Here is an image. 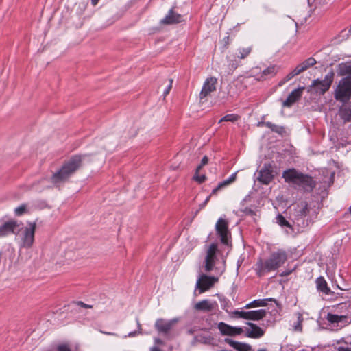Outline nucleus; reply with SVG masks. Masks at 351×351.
<instances>
[{
	"instance_id": "f704fd0d",
	"label": "nucleus",
	"mask_w": 351,
	"mask_h": 351,
	"mask_svg": "<svg viewBox=\"0 0 351 351\" xmlns=\"http://www.w3.org/2000/svg\"><path fill=\"white\" fill-rule=\"evenodd\" d=\"M26 212V206L25 204H22L14 210V213L17 216H21L23 215Z\"/></svg>"
},
{
	"instance_id": "39448f33",
	"label": "nucleus",
	"mask_w": 351,
	"mask_h": 351,
	"mask_svg": "<svg viewBox=\"0 0 351 351\" xmlns=\"http://www.w3.org/2000/svg\"><path fill=\"white\" fill-rule=\"evenodd\" d=\"M334 73H327L323 80L316 79L312 82L308 89V92L315 95H322L328 91L333 82Z\"/></svg>"
},
{
	"instance_id": "f257e3e1",
	"label": "nucleus",
	"mask_w": 351,
	"mask_h": 351,
	"mask_svg": "<svg viewBox=\"0 0 351 351\" xmlns=\"http://www.w3.org/2000/svg\"><path fill=\"white\" fill-rule=\"evenodd\" d=\"M203 267L206 272L221 276L226 271V260L218 250L217 244L211 243L204 247Z\"/></svg>"
},
{
	"instance_id": "bb28decb",
	"label": "nucleus",
	"mask_w": 351,
	"mask_h": 351,
	"mask_svg": "<svg viewBox=\"0 0 351 351\" xmlns=\"http://www.w3.org/2000/svg\"><path fill=\"white\" fill-rule=\"evenodd\" d=\"M339 115L345 121H351V104H343L339 109Z\"/></svg>"
},
{
	"instance_id": "393cba45",
	"label": "nucleus",
	"mask_w": 351,
	"mask_h": 351,
	"mask_svg": "<svg viewBox=\"0 0 351 351\" xmlns=\"http://www.w3.org/2000/svg\"><path fill=\"white\" fill-rule=\"evenodd\" d=\"M225 342L238 351H250L251 350V346L250 345L234 341L229 338L225 339Z\"/></svg>"
},
{
	"instance_id": "9b49d317",
	"label": "nucleus",
	"mask_w": 351,
	"mask_h": 351,
	"mask_svg": "<svg viewBox=\"0 0 351 351\" xmlns=\"http://www.w3.org/2000/svg\"><path fill=\"white\" fill-rule=\"evenodd\" d=\"M215 229L217 234L220 237L221 242L223 244H229L230 232L228 230V224L226 220L219 218L216 223Z\"/></svg>"
},
{
	"instance_id": "f3484780",
	"label": "nucleus",
	"mask_w": 351,
	"mask_h": 351,
	"mask_svg": "<svg viewBox=\"0 0 351 351\" xmlns=\"http://www.w3.org/2000/svg\"><path fill=\"white\" fill-rule=\"evenodd\" d=\"M250 328H246V336L250 338L258 339L263 336L264 330L256 324L252 322H247Z\"/></svg>"
},
{
	"instance_id": "2eb2a0df",
	"label": "nucleus",
	"mask_w": 351,
	"mask_h": 351,
	"mask_svg": "<svg viewBox=\"0 0 351 351\" xmlns=\"http://www.w3.org/2000/svg\"><path fill=\"white\" fill-rule=\"evenodd\" d=\"M218 329L223 335L236 336L241 335L243 330L241 327L232 326L224 322H219L217 326Z\"/></svg>"
},
{
	"instance_id": "9d476101",
	"label": "nucleus",
	"mask_w": 351,
	"mask_h": 351,
	"mask_svg": "<svg viewBox=\"0 0 351 351\" xmlns=\"http://www.w3.org/2000/svg\"><path fill=\"white\" fill-rule=\"evenodd\" d=\"M266 311L265 309H259L250 311H234L232 314L237 317L243 318L245 319H250L254 321H258L266 315Z\"/></svg>"
},
{
	"instance_id": "7c9ffc66",
	"label": "nucleus",
	"mask_w": 351,
	"mask_h": 351,
	"mask_svg": "<svg viewBox=\"0 0 351 351\" xmlns=\"http://www.w3.org/2000/svg\"><path fill=\"white\" fill-rule=\"evenodd\" d=\"M277 223L282 227L286 226L289 228H291L290 223L285 219V218L281 215H278L276 217Z\"/></svg>"
},
{
	"instance_id": "ddd939ff",
	"label": "nucleus",
	"mask_w": 351,
	"mask_h": 351,
	"mask_svg": "<svg viewBox=\"0 0 351 351\" xmlns=\"http://www.w3.org/2000/svg\"><path fill=\"white\" fill-rule=\"evenodd\" d=\"M217 80L215 77H211L207 78L204 82L202 90L199 93V99L202 100L207 96L210 95L212 93L216 90V85Z\"/></svg>"
},
{
	"instance_id": "473e14b6",
	"label": "nucleus",
	"mask_w": 351,
	"mask_h": 351,
	"mask_svg": "<svg viewBox=\"0 0 351 351\" xmlns=\"http://www.w3.org/2000/svg\"><path fill=\"white\" fill-rule=\"evenodd\" d=\"M239 117L234 114H230L224 116L222 117L219 123H221L223 121H230V122H234L238 119Z\"/></svg>"
},
{
	"instance_id": "ea45409f",
	"label": "nucleus",
	"mask_w": 351,
	"mask_h": 351,
	"mask_svg": "<svg viewBox=\"0 0 351 351\" xmlns=\"http://www.w3.org/2000/svg\"><path fill=\"white\" fill-rule=\"evenodd\" d=\"M211 195H212L210 194V195L208 196V197L206 198V199L204 200V202L203 203H202L201 204H199V209L195 212V215H197V213H198L199 210H201L202 208H204L206 206V204H208V202H209V199H210V196H211Z\"/></svg>"
},
{
	"instance_id": "f03ea898",
	"label": "nucleus",
	"mask_w": 351,
	"mask_h": 351,
	"mask_svg": "<svg viewBox=\"0 0 351 351\" xmlns=\"http://www.w3.org/2000/svg\"><path fill=\"white\" fill-rule=\"evenodd\" d=\"M86 156L75 155L65 162L62 168L55 173L51 180L56 186L65 182L82 165Z\"/></svg>"
},
{
	"instance_id": "49530a36",
	"label": "nucleus",
	"mask_w": 351,
	"mask_h": 351,
	"mask_svg": "<svg viewBox=\"0 0 351 351\" xmlns=\"http://www.w3.org/2000/svg\"><path fill=\"white\" fill-rule=\"evenodd\" d=\"M223 40H224V42H225V43H226V45H228V43H229V40H230V37H229L228 36H226V37H225V38H223Z\"/></svg>"
},
{
	"instance_id": "a211bd4d",
	"label": "nucleus",
	"mask_w": 351,
	"mask_h": 351,
	"mask_svg": "<svg viewBox=\"0 0 351 351\" xmlns=\"http://www.w3.org/2000/svg\"><path fill=\"white\" fill-rule=\"evenodd\" d=\"M304 87H300L297 89L293 90L287 97L286 100L283 101V106L285 107H290L292 106L297 100H298L302 94L304 90Z\"/></svg>"
},
{
	"instance_id": "603ef678",
	"label": "nucleus",
	"mask_w": 351,
	"mask_h": 351,
	"mask_svg": "<svg viewBox=\"0 0 351 351\" xmlns=\"http://www.w3.org/2000/svg\"><path fill=\"white\" fill-rule=\"evenodd\" d=\"M102 332L104 334H106V335H114V333H111V332Z\"/></svg>"
},
{
	"instance_id": "09e8293b",
	"label": "nucleus",
	"mask_w": 351,
	"mask_h": 351,
	"mask_svg": "<svg viewBox=\"0 0 351 351\" xmlns=\"http://www.w3.org/2000/svg\"><path fill=\"white\" fill-rule=\"evenodd\" d=\"M90 1H91L92 5L95 6L98 3L99 0H90Z\"/></svg>"
},
{
	"instance_id": "cd10ccee",
	"label": "nucleus",
	"mask_w": 351,
	"mask_h": 351,
	"mask_svg": "<svg viewBox=\"0 0 351 351\" xmlns=\"http://www.w3.org/2000/svg\"><path fill=\"white\" fill-rule=\"evenodd\" d=\"M260 124H263L265 126L269 128L271 131L280 135H283L286 132L285 127L276 125L269 121L259 123V125Z\"/></svg>"
},
{
	"instance_id": "c756f323",
	"label": "nucleus",
	"mask_w": 351,
	"mask_h": 351,
	"mask_svg": "<svg viewBox=\"0 0 351 351\" xmlns=\"http://www.w3.org/2000/svg\"><path fill=\"white\" fill-rule=\"evenodd\" d=\"M268 301H275L273 298H265V299H258L254 300L252 301V304H254V307L256 306H265L267 305Z\"/></svg>"
},
{
	"instance_id": "5701e85b",
	"label": "nucleus",
	"mask_w": 351,
	"mask_h": 351,
	"mask_svg": "<svg viewBox=\"0 0 351 351\" xmlns=\"http://www.w3.org/2000/svg\"><path fill=\"white\" fill-rule=\"evenodd\" d=\"M306 71L302 64H298L291 72L287 74L285 77L279 82V86H282L286 82L292 79L294 76L300 74Z\"/></svg>"
},
{
	"instance_id": "a19ab883",
	"label": "nucleus",
	"mask_w": 351,
	"mask_h": 351,
	"mask_svg": "<svg viewBox=\"0 0 351 351\" xmlns=\"http://www.w3.org/2000/svg\"><path fill=\"white\" fill-rule=\"evenodd\" d=\"M197 330H198V328L197 326H193V327L189 328L186 330V332L189 335H193Z\"/></svg>"
},
{
	"instance_id": "f8f14e48",
	"label": "nucleus",
	"mask_w": 351,
	"mask_h": 351,
	"mask_svg": "<svg viewBox=\"0 0 351 351\" xmlns=\"http://www.w3.org/2000/svg\"><path fill=\"white\" fill-rule=\"evenodd\" d=\"M274 173L271 165L265 164L258 172L257 180L263 184H269L274 179Z\"/></svg>"
},
{
	"instance_id": "4be33fe9",
	"label": "nucleus",
	"mask_w": 351,
	"mask_h": 351,
	"mask_svg": "<svg viewBox=\"0 0 351 351\" xmlns=\"http://www.w3.org/2000/svg\"><path fill=\"white\" fill-rule=\"evenodd\" d=\"M326 319L331 324H339L341 323L343 326H346L349 323L348 317L346 315H338L332 313H328Z\"/></svg>"
},
{
	"instance_id": "c9c22d12",
	"label": "nucleus",
	"mask_w": 351,
	"mask_h": 351,
	"mask_svg": "<svg viewBox=\"0 0 351 351\" xmlns=\"http://www.w3.org/2000/svg\"><path fill=\"white\" fill-rule=\"evenodd\" d=\"M167 86L163 92L164 97L167 95L169 94V91L171 90V89L172 88L173 80L169 79L167 80Z\"/></svg>"
},
{
	"instance_id": "c03bdc74",
	"label": "nucleus",
	"mask_w": 351,
	"mask_h": 351,
	"mask_svg": "<svg viewBox=\"0 0 351 351\" xmlns=\"http://www.w3.org/2000/svg\"><path fill=\"white\" fill-rule=\"evenodd\" d=\"M77 304L82 307H84V308H92V306L90 305H88L86 304H84V302H77Z\"/></svg>"
},
{
	"instance_id": "6ab92c4d",
	"label": "nucleus",
	"mask_w": 351,
	"mask_h": 351,
	"mask_svg": "<svg viewBox=\"0 0 351 351\" xmlns=\"http://www.w3.org/2000/svg\"><path fill=\"white\" fill-rule=\"evenodd\" d=\"M18 226L15 221H8L0 226V237H6L12 233Z\"/></svg>"
},
{
	"instance_id": "dca6fc26",
	"label": "nucleus",
	"mask_w": 351,
	"mask_h": 351,
	"mask_svg": "<svg viewBox=\"0 0 351 351\" xmlns=\"http://www.w3.org/2000/svg\"><path fill=\"white\" fill-rule=\"evenodd\" d=\"M217 306V304L216 302L206 299L197 302L193 308L197 311L209 313L215 310Z\"/></svg>"
},
{
	"instance_id": "423d86ee",
	"label": "nucleus",
	"mask_w": 351,
	"mask_h": 351,
	"mask_svg": "<svg viewBox=\"0 0 351 351\" xmlns=\"http://www.w3.org/2000/svg\"><path fill=\"white\" fill-rule=\"evenodd\" d=\"M351 97V77L346 76L342 78L335 90V98L337 101H346Z\"/></svg>"
},
{
	"instance_id": "72a5a7b5",
	"label": "nucleus",
	"mask_w": 351,
	"mask_h": 351,
	"mask_svg": "<svg viewBox=\"0 0 351 351\" xmlns=\"http://www.w3.org/2000/svg\"><path fill=\"white\" fill-rule=\"evenodd\" d=\"M136 321H137L138 330L129 332L127 335L124 336V338H126L128 337H135L136 335H137L138 334H141L142 333L141 325L139 323L138 319Z\"/></svg>"
},
{
	"instance_id": "a878e982",
	"label": "nucleus",
	"mask_w": 351,
	"mask_h": 351,
	"mask_svg": "<svg viewBox=\"0 0 351 351\" xmlns=\"http://www.w3.org/2000/svg\"><path fill=\"white\" fill-rule=\"evenodd\" d=\"M277 73V69L276 66H269L267 69H264L261 73L260 76L258 77V80H265L268 78L272 77L276 75Z\"/></svg>"
},
{
	"instance_id": "2f4dec72",
	"label": "nucleus",
	"mask_w": 351,
	"mask_h": 351,
	"mask_svg": "<svg viewBox=\"0 0 351 351\" xmlns=\"http://www.w3.org/2000/svg\"><path fill=\"white\" fill-rule=\"evenodd\" d=\"M316 62H317L316 60L313 58L311 57V58H308V59H306V60H304V62H302L301 64L303 66V67L304 68V69L306 70L309 67L315 64Z\"/></svg>"
},
{
	"instance_id": "4468645a",
	"label": "nucleus",
	"mask_w": 351,
	"mask_h": 351,
	"mask_svg": "<svg viewBox=\"0 0 351 351\" xmlns=\"http://www.w3.org/2000/svg\"><path fill=\"white\" fill-rule=\"evenodd\" d=\"M178 322V319L165 320L163 319H158L155 322V328L158 332L167 334L173 326Z\"/></svg>"
},
{
	"instance_id": "864d4df0",
	"label": "nucleus",
	"mask_w": 351,
	"mask_h": 351,
	"mask_svg": "<svg viewBox=\"0 0 351 351\" xmlns=\"http://www.w3.org/2000/svg\"><path fill=\"white\" fill-rule=\"evenodd\" d=\"M258 351H267L265 349H261V350H258Z\"/></svg>"
},
{
	"instance_id": "58836bf2",
	"label": "nucleus",
	"mask_w": 351,
	"mask_h": 351,
	"mask_svg": "<svg viewBox=\"0 0 351 351\" xmlns=\"http://www.w3.org/2000/svg\"><path fill=\"white\" fill-rule=\"evenodd\" d=\"M208 162V158L207 156H204L203 158L202 159V161H201V163L199 165H198L196 168L197 169V172H199L200 171V169L204 166L206 165Z\"/></svg>"
},
{
	"instance_id": "4c0bfd02",
	"label": "nucleus",
	"mask_w": 351,
	"mask_h": 351,
	"mask_svg": "<svg viewBox=\"0 0 351 351\" xmlns=\"http://www.w3.org/2000/svg\"><path fill=\"white\" fill-rule=\"evenodd\" d=\"M193 179L199 183H202L206 180V176L204 175H198V172H195V175L193 177Z\"/></svg>"
},
{
	"instance_id": "c85d7f7f",
	"label": "nucleus",
	"mask_w": 351,
	"mask_h": 351,
	"mask_svg": "<svg viewBox=\"0 0 351 351\" xmlns=\"http://www.w3.org/2000/svg\"><path fill=\"white\" fill-rule=\"evenodd\" d=\"M338 73L339 75H348L351 77V62L342 63L338 66Z\"/></svg>"
},
{
	"instance_id": "79ce46f5",
	"label": "nucleus",
	"mask_w": 351,
	"mask_h": 351,
	"mask_svg": "<svg viewBox=\"0 0 351 351\" xmlns=\"http://www.w3.org/2000/svg\"><path fill=\"white\" fill-rule=\"evenodd\" d=\"M58 351H71L70 348L66 345L59 346L58 348Z\"/></svg>"
},
{
	"instance_id": "aec40b11",
	"label": "nucleus",
	"mask_w": 351,
	"mask_h": 351,
	"mask_svg": "<svg viewBox=\"0 0 351 351\" xmlns=\"http://www.w3.org/2000/svg\"><path fill=\"white\" fill-rule=\"evenodd\" d=\"M316 288L318 291L326 295H329L333 293L328 286V283L324 277L319 276L315 280Z\"/></svg>"
},
{
	"instance_id": "0eeeda50",
	"label": "nucleus",
	"mask_w": 351,
	"mask_h": 351,
	"mask_svg": "<svg viewBox=\"0 0 351 351\" xmlns=\"http://www.w3.org/2000/svg\"><path fill=\"white\" fill-rule=\"evenodd\" d=\"M219 276L215 274L212 276L201 274L196 282L195 291H198L199 294H202L209 290L219 281Z\"/></svg>"
},
{
	"instance_id": "37998d69",
	"label": "nucleus",
	"mask_w": 351,
	"mask_h": 351,
	"mask_svg": "<svg viewBox=\"0 0 351 351\" xmlns=\"http://www.w3.org/2000/svg\"><path fill=\"white\" fill-rule=\"evenodd\" d=\"M338 351H351V347L341 346L338 348Z\"/></svg>"
},
{
	"instance_id": "e433bc0d",
	"label": "nucleus",
	"mask_w": 351,
	"mask_h": 351,
	"mask_svg": "<svg viewBox=\"0 0 351 351\" xmlns=\"http://www.w3.org/2000/svg\"><path fill=\"white\" fill-rule=\"evenodd\" d=\"M302 317L301 315H299L298 317L297 323L294 325V329L296 331H301L302 330Z\"/></svg>"
},
{
	"instance_id": "8fccbe9b",
	"label": "nucleus",
	"mask_w": 351,
	"mask_h": 351,
	"mask_svg": "<svg viewBox=\"0 0 351 351\" xmlns=\"http://www.w3.org/2000/svg\"><path fill=\"white\" fill-rule=\"evenodd\" d=\"M151 351H161V350L158 348H157V347H153L151 349Z\"/></svg>"
},
{
	"instance_id": "20e7f679",
	"label": "nucleus",
	"mask_w": 351,
	"mask_h": 351,
	"mask_svg": "<svg viewBox=\"0 0 351 351\" xmlns=\"http://www.w3.org/2000/svg\"><path fill=\"white\" fill-rule=\"evenodd\" d=\"M282 177L286 182L292 184L307 192H311L316 185L315 181L311 176L302 173L295 169L285 170L283 171Z\"/></svg>"
},
{
	"instance_id": "1a4fd4ad",
	"label": "nucleus",
	"mask_w": 351,
	"mask_h": 351,
	"mask_svg": "<svg viewBox=\"0 0 351 351\" xmlns=\"http://www.w3.org/2000/svg\"><path fill=\"white\" fill-rule=\"evenodd\" d=\"M35 230V223H30L27 226L21 229V233L19 234V237L22 241V247L26 248L32 247L34 241Z\"/></svg>"
},
{
	"instance_id": "412c9836",
	"label": "nucleus",
	"mask_w": 351,
	"mask_h": 351,
	"mask_svg": "<svg viewBox=\"0 0 351 351\" xmlns=\"http://www.w3.org/2000/svg\"><path fill=\"white\" fill-rule=\"evenodd\" d=\"M181 21V15L173 12V9H171L167 16L161 20L160 23L165 25H171L178 23Z\"/></svg>"
},
{
	"instance_id": "6e6552de",
	"label": "nucleus",
	"mask_w": 351,
	"mask_h": 351,
	"mask_svg": "<svg viewBox=\"0 0 351 351\" xmlns=\"http://www.w3.org/2000/svg\"><path fill=\"white\" fill-rule=\"evenodd\" d=\"M252 51V45L239 47L232 57H228L229 69L234 71L239 66L238 60L245 59L251 53Z\"/></svg>"
},
{
	"instance_id": "de8ad7c7",
	"label": "nucleus",
	"mask_w": 351,
	"mask_h": 351,
	"mask_svg": "<svg viewBox=\"0 0 351 351\" xmlns=\"http://www.w3.org/2000/svg\"><path fill=\"white\" fill-rule=\"evenodd\" d=\"M307 205H305V206L302 208V210L301 211L302 215L306 214V210H307Z\"/></svg>"
},
{
	"instance_id": "5fc2aeb1",
	"label": "nucleus",
	"mask_w": 351,
	"mask_h": 351,
	"mask_svg": "<svg viewBox=\"0 0 351 351\" xmlns=\"http://www.w3.org/2000/svg\"><path fill=\"white\" fill-rule=\"evenodd\" d=\"M349 33L351 34V27L350 29H349Z\"/></svg>"
},
{
	"instance_id": "b1692460",
	"label": "nucleus",
	"mask_w": 351,
	"mask_h": 351,
	"mask_svg": "<svg viewBox=\"0 0 351 351\" xmlns=\"http://www.w3.org/2000/svg\"><path fill=\"white\" fill-rule=\"evenodd\" d=\"M237 179V172L232 173L228 178L224 180L221 182L219 183L216 188H215L212 192L211 195H215L217 192L221 189L233 183Z\"/></svg>"
},
{
	"instance_id": "a18cd8bd",
	"label": "nucleus",
	"mask_w": 351,
	"mask_h": 351,
	"mask_svg": "<svg viewBox=\"0 0 351 351\" xmlns=\"http://www.w3.org/2000/svg\"><path fill=\"white\" fill-rule=\"evenodd\" d=\"M253 307H254V304H252V302L246 304L245 306V308H253Z\"/></svg>"
},
{
	"instance_id": "3c124183",
	"label": "nucleus",
	"mask_w": 351,
	"mask_h": 351,
	"mask_svg": "<svg viewBox=\"0 0 351 351\" xmlns=\"http://www.w3.org/2000/svg\"><path fill=\"white\" fill-rule=\"evenodd\" d=\"M156 343H160L161 342V341L159 339H156Z\"/></svg>"
},
{
	"instance_id": "7ed1b4c3",
	"label": "nucleus",
	"mask_w": 351,
	"mask_h": 351,
	"mask_svg": "<svg viewBox=\"0 0 351 351\" xmlns=\"http://www.w3.org/2000/svg\"><path fill=\"white\" fill-rule=\"evenodd\" d=\"M287 260V253L285 250L278 249L273 252L269 257L265 261L260 260L256 264L257 275L261 276L265 272H270L278 269Z\"/></svg>"
}]
</instances>
